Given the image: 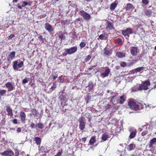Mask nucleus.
Instances as JSON below:
<instances>
[{"label": "nucleus", "instance_id": "obj_50", "mask_svg": "<svg viewBox=\"0 0 156 156\" xmlns=\"http://www.w3.org/2000/svg\"><path fill=\"white\" fill-rule=\"evenodd\" d=\"M30 127L31 128H35L37 127V126H36V125H35L34 123H32L30 125Z\"/></svg>", "mask_w": 156, "mask_h": 156}, {"label": "nucleus", "instance_id": "obj_54", "mask_svg": "<svg viewBox=\"0 0 156 156\" xmlns=\"http://www.w3.org/2000/svg\"><path fill=\"white\" fill-rule=\"evenodd\" d=\"M111 108V105L108 104H107L105 106V108L106 109H108Z\"/></svg>", "mask_w": 156, "mask_h": 156}, {"label": "nucleus", "instance_id": "obj_56", "mask_svg": "<svg viewBox=\"0 0 156 156\" xmlns=\"http://www.w3.org/2000/svg\"><path fill=\"white\" fill-rule=\"evenodd\" d=\"M86 140V137L83 138L82 139V140L84 142H85Z\"/></svg>", "mask_w": 156, "mask_h": 156}, {"label": "nucleus", "instance_id": "obj_18", "mask_svg": "<svg viewBox=\"0 0 156 156\" xmlns=\"http://www.w3.org/2000/svg\"><path fill=\"white\" fill-rule=\"evenodd\" d=\"M6 111L8 113L7 114L8 115L12 116L13 115V113L12 109L9 106H6Z\"/></svg>", "mask_w": 156, "mask_h": 156}, {"label": "nucleus", "instance_id": "obj_49", "mask_svg": "<svg viewBox=\"0 0 156 156\" xmlns=\"http://www.w3.org/2000/svg\"><path fill=\"white\" fill-rule=\"evenodd\" d=\"M120 66L123 67H125L126 66V64L124 62H122L120 63Z\"/></svg>", "mask_w": 156, "mask_h": 156}, {"label": "nucleus", "instance_id": "obj_1", "mask_svg": "<svg viewBox=\"0 0 156 156\" xmlns=\"http://www.w3.org/2000/svg\"><path fill=\"white\" fill-rule=\"evenodd\" d=\"M128 104L131 109L136 111L142 109L144 107V105L142 104L136 102L133 100H130L128 102Z\"/></svg>", "mask_w": 156, "mask_h": 156}, {"label": "nucleus", "instance_id": "obj_42", "mask_svg": "<svg viewBox=\"0 0 156 156\" xmlns=\"http://www.w3.org/2000/svg\"><path fill=\"white\" fill-rule=\"evenodd\" d=\"M86 45V43L85 42H82L80 44V46L81 48L84 47Z\"/></svg>", "mask_w": 156, "mask_h": 156}, {"label": "nucleus", "instance_id": "obj_31", "mask_svg": "<svg viewBox=\"0 0 156 156\" xmlns=\"http://www.w3.org/2000/svg\"><path fill=\"white\" fill-rule=\"evenodd\" d=\"M121 129L120 127H116V129L115 131L113 130L112 129L111 130L112 132L113 133H119L121 130Z\"/></svg>", "mask_w": 156, "mask_h": 156}, {"label": "nucleus", "instance_id": "obj_24", "mask_svg": "<svg viewBox=\"0 0 156 156\" xmlns=\"http://www.w3.org/2000/svg\"><path fill=\"white\" fill-rule=\"evenodd\" d=\"M135 147V146L134 144H131L128 145L127 148L128 150L130 151L134 149Z\"/></svg>", "mask_w": 156, "mask_h": 156}, {"label": "nucleus", "instance_id": "obj_39", "mask_svg": "<svg viewBox=\"0 0 156 156\" xmlns=\"http://www.w3.org/2000/svg\"><path fill=\"white\" fill-rule=\"evenodd\" d=\"M62 153V149L59 150L58 152L54 156H61Z\"/></svg>", "mask_w": 156, "mask_h": 156}, {"label": "nucleus", "instance_id": "obj_19", "mask_svg": "<svg viewBox=\"0 0 156 156\" xmlns=\"http://www.w3.org/2000/svg\"><path fill=\"white\" fill-rule=\"evenodd\" d=\"M106 29L108 30H111L112 29H113V24L111 22L109 21L107 22Z\"/></svg>", "mask_w": 156, "mask_h": 156}, {"label": "nucleus", "instance_id": "obj_22", "mask_svg": "<svg viewBox=\"0 0 156 156\" xmlns=\"http://www.w3.org/2000/svg\"><path fill=\"white\" fill-rule=\"evenodd\" d=\"M126 97L124 95L120 97L119 102L120 104H122L126 101Z\"/></svg>", "mask_w": 156, "mask_h": 156}, {"label": "nucleus", "instance_id": "obj_16", "mask_svg": "<svg viewBox=\"0 0 156 156\" xmlns=\"http://www.w3.org/2000/svg\"><path fill=\"white\" fill-rule=\"evenodd\" d=\"M156 142V138H154L151 139L149 142L150 144L149 147L150 148H154L153 145Z\"/></svg>", "mask_w": 156, "mask_h": 156}, {"label": "nucleus", "instance_id": "obj_30", "mask_svg": "<svg viewBox=\"0 0 156 156\" xmlns=\"http://www.w3.org/2000/svg\"><path fill=\"white\" fill-rule=\"evenodd\" d=\"M36 126L38 128L41 129H43L44 128V126L43 124L41 123H39L36 125Z\"/></svg>", "mask_w": 156, "mask_h": 156}, {"label": "nucleus", "instance_id": "obj_34", "mask_svg": "<svg viewBox=\"0 0 156 156\" xmlns=\"http://www.w3.org/2000/svg\"><path fill=\"white\" fill-rule=\"evenodd\" d=\"M144 13L147 16L150 15L152 13V11L150 10H146L144 11Z\"/></svg>", "mask_w": 156, "mask_h": 156}, {"label": "nucleus", "instance_id": "obj_45", "mask_svg": "<svg viewBox=\"0 0 156 156\" xmlns=\"http://www.w3.org/2000/svg\"><path fill=\"white\" fill-rule=\"evenodd\" d=\"M15 153V156H18L19 155V151L17 149H14Z\"/></svg>", "mask_w": 156, "mask_h": 156}, {"label": "nucleus", "instance_id": "obj_55", "mask_svg": "<svg viewBox=\"0 0 156 156\" xmlns=\"http://www.w3.org/2000/svg\"><path fill=\"white\" fill-rule=\"evenodd\" d=\"M21 131V128H18L17 129V132L18 133L20 132Z\"/></svg>", "mask_w": 156, "mask_h": 156}, {"label": "nucleus", "instance_id": "obj_9", "mask_svg": "<svg viewBox=\"0 0 156 156\" xmlns=\"http://www.w3.org/2000/svg\"><path fill=\"white\" fill-rule=\"evenodd\" d=\"M2 155L3 156H12L14 154L13 152L11 150H7L1 153Z\"/></svg>", "mask_w": 156, "mask_h": 156}, {"label": "nucleus", "instance_id": "obj_62", "mask_svg": "<svg viewBox=\"0 0 156 156\" xmlns=\"http://www.w3.org/2000/svg\"><path fill=\"white\" fill-rule=\"evenodd\" d=\"M96 65H95L93 66H92L91 68H93L94 67H96Z\"/></svg>", "mask_w": 156, "mask_h": 156}, {"label": "nucleus", "instance_id": "obj_3", "mask_svg": "<svg viewBox=\"0 0 156 156\" xmlns=\"http://www.w3.org/2000/svg\"><path fill=\"white\" fill-rule=\"evenodd\" d=\"M78 121L79 123V128L82 130H83L85 128L86 124V120L85 118L83 116L80 117Z\"/></svg>", "mask_w": 156, "mask_h": 156}, {"label": "nucleus", "instance_id": "obj_38", "mask_svg": "<svg viewBox=\"0 0 156 156\" xmlns=\"http://www.w3.org/2000/svg\"><path fill=\"white\" fill-rule=\"evenodd\" d=\"M31 111L33 115L37 116L38 112L37 111L36 109H33Z\"/></svg>", "mask_w": 156, "mask_h": 156}, {"label": "nucleus", "instance_id": "obj_32", "mask_svg": "<svg viewBox=\"0 0 156 156\" xmlns=\"http://www.w3.org/2000/svg\"><path fill=\"white\" fill-rule=\"evenodd\" d=\"M60 92L59 93L58 98L62 102H63L65 101L64 97L63 94H60Z\"/></svg>", "mask_w": 156, "mask_h": 156}, {"label": "nucleus", "instance_id": "obj_13", "mask_svg": "<svg viewBox=\"0 0 156 156\" xmlns=\"http://www.w3.org/2000/svg\"><path fill=\"white\" fill-rule=\"evenodd\" d=\"M44 28L49 33L52 32L53 30V27L48 23H46L45 24Z\"/></svg>", "mask_w": 156, "mask_h": 156}, {"label": "nucleus", "instance_id": "obj_14", "mask_svg": "<svg viewBox=\"0 0 156 156\" xmlns=\"http://www.w3.org/2000/svg\"><path fill=\"white\" fill-rule=\"evenodd\" d=\"M15 55V52L14 51H12L8 55L7 58V60L9 61H11L14 58Z\"/></svg>", "mask_w": 156, "mask_h": 156}, {"label": "nucleus", "instance_id": "obj_61", "mask_svg": "<svg viewBox=\"0 0 156 156\" xmlns=\"http://www.w3.org/2000/svg\"><path fill=\"white\" fill-rule=\"evenodd\" d=\"M41 156H46V154H42Z\"/></svg>", "mask_w": 156, "mask_h": 156}, {"label": "nucleus", "instance_id": "obj_6", "mask_svg": "<svg viewBox=\"0 0 156 156\" xmlns=\"http://www.w3.org/2000/svg\"><path fill=\"white\" fill-rule=\"evenodd\" d=\"M133 33V30L130 28H127L125 30H122V34L124 35L126 38H128L129 34H131Z\"/></svg>", "mask_w": 156, "mask_h": 156}, {"label": "nucleus", "instance_id": "obj_7", "mask_svg": "<svg viewBox=\"0 0 156 156\" xmlns=\"http://www.w3.org/2000/svg\"><path fill=\"white\" fill-rule=\"evenodd\" d=\"M80 14L83 17V18L86 20H89L91 19L90 14L85 12L84 11H81L80 12Z\"/></svg>", "mask_w": 156, "mask_h": 156}, {"label": "nucleus", "instance_id": "obj_57", "mask_svg": "<svg viewBox=\"0 0 156 156\" xmlns=\"http://www.w3.org/2000/svg\"><path fill=\"white\" fill-rule=\"evenodd\" d=\"M117 41L119 43H120L122 42V40L120 38H118L117 39Z\"/></svg>", "mask_w": 156, "mask_h": 156}, {"label": "nucleus", "instance_id": "obj_2", "mask_svg": "<svg viewBox=\"0 0 156 156\" xmlns=\"http://www.w3.org/2000/svg\"><path fill=\"white\" fill-rule=\"evenodd\" d=\"M77 48L76 46H74L69 48L64 49L65 51L63 53L64 56H66L67 54L71 55L75 53L77 50Z\"/></svg>", "mask_w": 156, "mask_h": 156}, {"label": "nucleus", "instance_id": "obj_47", "mask_svg": "<svg viewBox=\"0 0 156 156\" xmlns=\"http://www.w3.org/2000/svg\"><path fill=\"white\" fill-rule=\"evenodd\" d=\"M62 76H60L58 78V81L60 83H62L64 81V79L62 78Z\"/></svg>", "mask_w": 156, "mask_h": 156}, {"label": "nucleus", "instance_id": "obj_35", "mask_svg": "<svg viewBox=\"0 0 156 156\" xmlns=\"http://www.w3.org/2000/svg\"><path fill=\"white\" fill-rule=\"evenodd\" d=\"M96 141L95 137H92L90 140V143L91 144H93Z\"/></svg>", "mask_w": 156, "mask_h": 156}, {"label": "nucleus", "instance_id": "obj_51", "mask_svg": "<svg viewBox=\"0 0 156 156\" xmlns=\"http://www.w3.org/2000/svg\"><path fill=\"white\" fill-rule=\"evenodd\" d=\"M38 39L42 41L43 42H44V41L45 40V39L42 38V36L41 35H40L39 36Z\"/></svg>", "mask_w": 156, "mask_h": 156}, {"label": "nucleus", "instance_id": "obj_23", "mask_svg": "<svg viewBox=\"0 0 156 156\" xmlns=\"http://www.w3.org/2000/svg\"><path fill=\"white\" fill-rule=\"evenodd\" d=\"M130 134L129 136V138L130 139H132L133 138L136 136V131L135 130H133V131H131V130H130Z\"/></svg>", "mask_w": 156, "mask_h": 156}, {"label": "nucleus", "instance_id": "obj_48", "mask_svg": "<svg viewBox=\"0 0 156 156\" xmlns=\"http://www.w3.org/2000/svg\"><path fill=\"white\" fill-rule=\"evenodd\" d=\"M56 84L55 83L53 84V85L51 87L52 91L54 90L56 88Z\"/></svg>", "mask_w": 156, "mask_h": 156}, {"label": "nucleus", "instance_id": "obj_17", "mask_svg": "<svg viewBox=\"0 0 156 156\" xmlns=\"http://www.w3.org/2000/svg\"><path fill=\"white\" fill-rule=\"evenodd\" d=\"M110 101L111 102L112 104L114 105L118 103L116 95H112L111 96Z\"/></svg>", "mask_w": 156, "mask_h": 156}, {"label": "nucleus", "instance_id": "obj_46", "mask_svg": "<svg viewBox=\"0 0 156 156\" xmlns=\"http://www.w3.org/2000/svg\"><path fill=\"white\" fill-rule=\"evenodd\" d=\"M142 3L145 5H147L149 3V0H142Z\"/></svg>", "mask_w": 156, "mask_h": 156}, {"label": "nucleus", "instance_id": "obj_20", "mask_svg": "<svg viewBox=\"0 0 156 156\" xmlns=\"http://www.w3.org/2000/svg\"><path fill=\"white\" fill-rule=\"evenodd\" d=\"M103 51L104 54L106 55L110 56L112 54L111 51L107 48H105Z\"/></svg>", "mask_w": 156, "mask_h": 156}, {"label": "nucleus", "instance_id": "obj_28", "mask_svg": "<svg viewBox=\"0 0 156 156\" xmlns=\"http://www.w3.org/2000/svg\"><path fill=\"white\" fill-rule=\"evenodd\" d=\"M20 4L23 7H24L26 5H28L29 6L31 5L30 4V3L27 2L25 1H23L20 3Z\"/></svg>", "mask_w": 156, "mask_h": 156}, {"label": "nucleus", "instance_id": "obj_64", "mask_svg": "<svg viewBox=\"0 0 156 156\" xmlns=\"http://www.w3.org/2000/svg\"><path fill=\"white\" fill-rule=\"evenodd\" d=\"M92 0H86V1L87 2H90L91 1H92Z\"/></svg>", "mask_w": 156, "mask_h": 156}, {"label": "nucleus", "instance_id": "obj_40", "mask_svg": "<svg viewBox=\"0 0 156 156\" xmlns=\"http://www.w3.org/2000/svg\"><path fill=\"white\" fill-rule=\"evenodd\" d=\"M116 56L119 58H122L123 56L122 53L120 52L117 53L116 55Z\"/></svg>", "mask_w": 156, "mask_h": 156}, {"label": "nucleus", "instance_id": "obj_12", "mask_svg": "<svg viewBox=\"0 0 156 156\" xmlns=\"http://www.w3.org/2000/svg\"><path fill=\"white\" fill-rule=\"evenodd\" d=\"M110 72L109 69L108 67L106 68L105 70V72L101 73V77L104 78L107 76Z\"/></svg>", "mask_w": 156, "mask_h": 156}, {"label": "nucleus", "instance_id": "obj_26", "mask_svg": "<svg viewBox=\"0 0 156 156\" xmlns=\"http://www.w3.org/2000/svg\"><path fill=\"white\" fill-rule=\"evenodd\" d=\"M88 87H89L88 90L89 91H91L94 87L93 84V82L92 81H90L89 82Z\"/></svg>", "mask_w": 156, "mask_h": 156}, {"label": "nucleus", "instance_id": "obj_59", "mask_svg": "<svg viewBox=\"0 0 156 156\" xmlns=\"http://www.w3.org/2000/svg\"><path fill=\"white\" fill-rule=\"evenodd\" d=\"M17 7H18V8H19L20 9H21L22 8V7L21 6H20V5H17Z\"/></svg>", "mask_w": 156, "mask_h": 156}, {"label": "nucleus", "instance_id": "obj_58", "mask_svg": "<svg viewBox=\"0 0 156 156\" xmlns=\"http://www.w3.org/2000/svg\"><path fill=\"white\" fill-rule=\"evenodd\" d=\"M58 76H53V79L54 80H55V79Z\"/></svg>", "mask_w": 156, "mask_h": 156}, {"label": "nucleus", "instance_id": "obj_25", "mask_svg": "<svg viewBox=\"0 0 156 156\" xmlns=\"http://www.w3.org/2000/svg\"><path fill=\"white\" fill-rule=\"evenodd\" d=\"M107 35L105 33L102 34L99 36V38L101 40H105L107 38Z\"/></svg>", "mask_w": 156, "mask_h": 156}, {"label": "nucleus", "instance_id": "obj_41", "mask_svg": "<svg viewBox=\"0 0 156 156\" xmlns=\"http://www.w3.org/2000/svg\"><path fill=\"white\" fill-rule=\"evenodd\" d=\"M29 80V78L25 77L23 80L22 81V83H23L25 84L26 83H27L28 82Z\"/></svg>", "mask_w": 156, "mask_h": 156}, {"label": "nucleus", "instance_id": "obj_4", "mask_svg": "<svg viewBox=\"0 0 156 156\" xmlns=\"http://www.w3.org/2000/svg\"><path fill=\"white\" fill-rule=\"evenodd\" d=\"M150 83L149 81L147 80L144 82L139 87V89L140 90H147L148 89V87L150 86Z\"/></svg>", "mask_w": 156, "mask_h": 156}, {"label": "nucleus", "instance_id": "obj_60", "mask_svg": "<svg viewBox=\"0 0 156 156\" xmlns=\"http://www.w3.org/2000/svg\"><path fill=\"white\" fill-rule=\"evenodd\" d=\"M18 0H13V3H16Z\"/></svg>", "mask_w": 156, "mask_h": 156}, {"label": "nucleus", "instance_id": "obj_27", "mask_svg": "<svg viewBox=\"0 0 156 156\" xmlns=\"http://www.w3.org/2000/svg\"><path fill=\"white\" fill-rule=\"evenodd\" d=\"M34 140L35 141L37 145H39L40 144L41 142V139L40 138L38 137H35L34 138Z\"/></svg>", "mask_w": 156, "mask_h": 156}, {"label": "nucleus", "instance_id": "obj_11", "mask_svg": "<svg viewBox=\"0 0 156 156\" xmlns=\"http://www.w3.org/2000/svg\"><path fill=\"white\" fill-rule=\"evenodd\" d=\"M5 85L6 87L7 88L8 91H12L13 90L14 88V86L11 82H7L5 84Z\"/></svg>", "mask_w": 156, "mask_h": 156}, {"label": "nucleus", "instance_id": "obj_10", "mask_svg": "<svg viewBox=\"0 0 156 156\" xmlns=\"http://www.w3.org/2000/svg\"><path fill=\"white\" fill-rule=\"evenodd\" d=\"M147 124L145 125L144 126H141V128L139 129V131L140 132L144 130V131L142 133V135L143 136H144L146 135L148 133V130H147Z\"/></svg>", "mask_w": 156, "mask_h": 156}, {"label": "nucleus", "instance_id": "obj_53", "mask_svg": "<svg viewBox=\"0 0 156 156\" xmlns=\"http://www.w3.org/2000/svg\"><path fill=\"white\" fill-rule=\"evenodd\" d=\"M13 123L15 124H17V120L16 119H15L12 121Z\"/></svg>", "mask_w": 156, "mask_h": 156}, {"label": "nucleus", "instance_id": "obj_5", "mask_svg": "<svg viewBox=\"0 0 156 156\" xmlns=\"http://www.w3.org/2000/svg\"><path fill=\"white\" fill-rule=\"evenodd\" d=\"M13 63V68L14 69L18 70V68L21 67L23 65V61H20L19 63L18 64L17 61H14Z\"/></svg>", "mask_w": 156, "mask_h": 156}, {"label": "nucleus", "instance_id": "obj_63", "mask_svg": "<svg viewBox=\"0 0 156 156\" xmlns=\"http://www.w3.org/2000/svg\"><path fill=\"white\" fill-rule=\"evenodd\" d=\"M93 69V68H91V67L90 68H89V70H91L92 69Z\"/></svg>", "mask_w": 156, "mask_h": 156}, {"label": "nucleus", "instance_id": "obj_21", "mask_svg": "<svg viewBox=\"0 0 156 156\" xmlns=\"http://www.w3.org/2000/svg\"><path fill=\"white\" fill-rule=\"evenodd\" d=\"M109 135L107 133H105L102 135L101 139L103 141H106L109 138Z\"/></svg>", "mask_w": 156, "mask_h": 156}, {"label": "nucleus", "instance_id": "obj_33", "mask_svg": "<svg viewBox=\"0 0 156 156\" xmlns=\"http://www.w3.org/2000/svg\"><path fill=\"white\" fill-rule=\"evenodd\" d=\"M58 37L60 39H61V40H64L66 39V36L65 35L63 34H58Z\"/></svg>", "mask_w": 156, "mask_h": 156}, {"label": "nucleus", "instance_id": "obj_52", "mask_svg": "<svg viewBox=\"0 0 156 156\" xmlns=\"http://www.w3.org/2000/svg\"><path fill=\"white\" fill-rule=\"evenodd\" d=\"M15 37V35L14 34H11L8 37V39L9 40Z\"/></svg>", "mask_w": 156, "mask_h": 156}, {"label": "nucleus", "instance_id": "obj_36", "mask_svg": "<svg viewBox=\"0 0 156 156\" xmlns=\"http://www.w3.org/2000/svg\"><path fill=\"white\" fill-rule=\"evenodd\" d=\"M6 92V90H0V96H3L5 94Z\"/></svg>", "mask_w": 156, "mask_h": 156}, {"label": "nucleus", "instance_id": "obj_37", "mask_svg": "<svg viewBox=\"0 0 156 156\" xmlns=\"http://www.w3.org/2000/svg\"><path fill=\"white\" fill-rule=\"evenodd\" d=\"M116 6V5L115 3H112L111 4L110 7V9L111 10H114Z\"/></svg>", "mask_w": 156, "mask_h": 156}, {"label": "nucleus", "instance_id": "obj_15", "mask_svg": "<svg viewBox=\"0 0 156 156\" xmlns=\"http://www.w3.org/2000/svg\"><path fill=\"white\" fill-rule=\"evenodd\" d=\"M20 116L21 121L22 122H24L26 119V115L25 112L21 111L20 113Z\"/></svg>", "mask_w": 156, "mask_h": 156}, {"label": "nucleus", "instance_id": "obj_44", "mask_svg": "<svg viewBox=\"0 0 156 156\" xmlns=\"http://www.w3.org/2000/svg\"><path fill=\"white\" fill-rule=\"evenodd\" d=\"M133 7V6L132 5L130 4H128L127 5L126 8L127 9H129L132 8Z\"/></svg>", "mask_w": 156, "mask_h": 156}, {"label": "nucleus", "instance_id": "obj_8", "mask_svg": "<svg viewBox=\"0 0 156 156\" xmlns=\"http://www.w3.org/2000/svg\"><path fill=\"white\" fill-rule=\"evenodd\" d=\"M130 52L132 55L136 56L137 55V53L139 52V50L136 47H133L131 48Z\"/></svg>", "mask_w": 156, "mask_h": 156}, {"label": "nucleus", "instance_id": "obj_29", "mask_svg": "<svg viewBox=\"0 0 156 156\" xmlns=\"http://www.w3.org/2000/svg\"><path fill=\"white\" fill-rule=\"evenodd\" d=\"M144 69V67H141L137 68L135 69V71L136 72H142Z\"/></svg>", "mask_w": 156, "mask_h": 156}, {"label": "nucleus", "instance_id": "obj_43", "mask_svg": "<svg viewBox=\"0 0 156 156\" xmlns=\"http://www.w3.org/2000/svg\"><path fill=\"white\" fill-rule=\"evenodd\" d=\"M91 58V56L90 55H87L84 59L85 62H88L90 59Z\"/></svg>", "mask_w": 156, "mask_h": 156}]
</instances>
